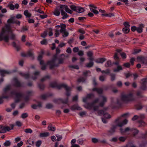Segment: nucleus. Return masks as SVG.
<instances>
[{
    "label": "nucleus",
    "instance_id": "33",
    "mask_svg": "<svg viewBox=\"0 0 147 147\" xmlns=\"http://www.w3.org/2000/svg\"><path fill=\"white\" fill-rule=\"evenodd\" d=\"M124 34H127L130 31V29L129 28H124L122 30Z\"/></svg>",
    "mask_w": 147,
    "mask_h": 147
},
{
    "label": "nucleus",
    "instance_id": "26",
    "mask_svg": "<svg viewBox=\"0 0 147 147\" xmlns=\"http://www.w3.org/2000/svg\"><path fill=\"white\" fill-rule=\"evenodd\" d=\"M10 126L11 128L8 126L4 127V128L5 129L6 132L7 131H9L11 129H13L14 126V125L13 124H11L10 125Z\"/></svg>",
    "mask_w": 147,
    "mask_h": 147
},
{
    "label": "nucleus",
    "instance_id": "62",
    "mask_svg": "<svg viewBox=\"0 0 147 147\" xmlns=\"http://www.w3.org/2000/svg\"><path fill=\"white\" fill-rule=\"evenodd\" d=\"M92 141L94 143H96L99 142L98 140L95 138H92Z\"/></svg>",
    "mask_w": 147,
    "mask_h": 147
},
{
    "label": "nucleus",
    "instance_id": "52",
    "mask_svg": "<svg viewBox=\"0 0 147 147\" xmlns=\"http://www.w3.org/2000/svg\"><path fill=\"white\" fill-rule=\"evenodd\" d=\"M35 11L40 13L44 14V12L41 10L40 9H37V8L36 7L34 9Z\"/></svg>",
    "mask_w": 147,
    "mask_h": 147
},
{
    "label": "nucleus",
    "instance_id": "36",
    "mask_svg": "<svg viewBox=\"0 0 147 147\" xmlns=\"http://www.w3.org/2000/svg\"><path fill=\"white\" fill-rule=\"evenodd\" d=\"M12 45L18 51L20 49V47L19 46H17L15 42H13L12 43Z\"/></svg>",
    "mask_w": 147,
    "mask_h": 147
},
{
    "label": "nucleus",
    "instance_id": "1",
    "mask_svg": "<svg viewBox=\"0 0 147 147\" xmlns=\"http://www.w3.org/2000/svg\"><path fill=\"white\" fill-rule=\"evenodd\" d=\"M50 86L51 87L53 88L56 87L58 89H60L62 88H65L66 90L65 94L67 96L66 98L65 99L60 98L56 99L54 100V102L58 104H60L61 103L65 104H67L68 102V97L71 94V91L72 90V88L68 86L66 84H64L58 85L55 82L51 83L50 84Z\"/></svg>",
    "mask_w": 147,
    "mask_h": 147
},
{
    "label": "nucleus",
    "instance_id": "24",
    "mask_svg": "<svg viewBox=\"0 0 147 147\" xmlns=\"http://www.w3.org/2000/svg\"><path fill=\"white\" fill-rule=\"evenodd\" d=\"M48 129L50 131H55L56 130L55 127L53 126L52 124H50L48 127Z\"/></svg>",
    "mask_w": 147,
    "mask_h": 147
},
{
    "label": "nucleus",
    "instance_id": "55",
    "mask_svg": "<svg viewBox=\"0 0 147 147\" xmlns=\"http://www.w3.org/2000/svg\"><path fill=\"white\" fill-rule=\"evenodd\" d=\"M38 87L39 88L43 90L44 89L45 86V85L42 84H38Z\"/></svg>",
    "mask_w": 147,
    "mask_h": 147
},
{
    "label": "nucleus",
    "instance_id": "11",
    "mask_svg": "<svg viewBox=\"0 0 147 147\" xmlns=\"http://www.w3.org/2000/svg\"><path fill=\"white\" fill-rule=\"evenodd\" d=\"M101 97L102 98V101L99 104V106L102 107L104 105L105 103L107 101V98L104 96H101Z\"/></svg>",
    "mask_w": 147,
    "mask_h": 147
},
{
    "label": "nucleus",
    "instance_id": "39",
    "mask_svg": "<svg viewBox=\"0 0 147 147\" xmlns=\"http://www.w3.org/2000/svg\"><path fill=\"white\" fill-rule=\"evenodd\" d=\"M106 77L105 75L100 76L99 78V80L101 82H103L105 80Z\"/></svg>",
    "mask_w": 147,
    "mask_h": 147
},
{
    "label": "nucleus",
    "instance_id": "44",
    "mask_svg": "<svg viewBox=\"0 0 147 147\" xmlns=\"http://www.w3.org/2000/svg\"><path fill=\"white\" fill-rule=\"evenodd\" d=\"M10 89V87L9 86H7L4 89V94H5L7 93V91L9 90Z\"/></svg>",
    "mask_w": 147,
    "mask_h": 147
},
{
    "label": "nucleus",
    "instance_id": "48",
    "mask_svg": "<svg viewBox=\"0 0 147 147\" xmlns=\"http://www.w3.org/2000/svg\"><path fill=\"white\" fill-rule=\"evenodd\" d=\"M77 143L81 145H82L83 144L84 140L82 138H79L78 140Z\"/></svg>",
    "mask_w": 147,
    "mask_h": 147
},
{
    "label": "nucleus",
    "instance_id": "18",
    "mask_svg": "<svg viewBox=\"0 0 147 147\" xmlns=\"http://www.w3.org/2000/svg\"><path fill=\"white\" fill-rule=\"evenodd\" d=\"M92 91H93L96 92L97 93L99 94H102V93L103 91V90L102 88H93L92 89Z\"/></svg>",
    "mask_w": 147,
    "mask_h": 147
},
{
    "label": "nucleus",
    "instance_id": "32",
    "mask_svg": "<svg viewBox=\"0 0 147 147\" xmlns=\"http://www.w3.org/2000/svg\"><path fill=\"white\" fill-rule=\"evenodd\" d=\"M142 94V92L141 91H138L136 92V95L138 98H141L144 97Z\"/></svg>",
    "mask_w": 147,
    "mask_h": 147
},
{
    "label": "nucleus",
    "instance_id": "59",
    "mask_svg": "<svg viewBox=\"0 0 147 147\" xmlns=\"http://www.w3.org/2000/svg\"><path fill=\"white\" fill-rule=\"evenodd\" d=\"M56 136L57 138V140L58 141H60L62 139V136H60L58 134L56 135Z\"/></svg>",
    "mask_w": 147,
    "mask_h": 147
},
{
    "label": "nucleus",
    "instance_id": "58",
    "mask_svg": "<svg viewBox=\"0 0 147 147\" xmlns=\"http://www.w3.org/2000/svg\"><path fill=\"white\" fill-rule=\"evenodd\" d=\"M13 24H16L19 26L20 24V21L14 19Z\"/></svg>",
    "mask_w": 147,
    "mask_h": 147
},
{
    "label": "nucleus",
    "instance_id": "40",
    "mask_svg": "<svg viewBox=\"0 0 147 147\" xmlns=\"http://www.w3.org/2000/svg\"><path fill=\"white\" fill-rule=\"evenodd\" d=\"M28 116V114L27 113H22L21 116V117L23 119H25Z\"/></svg>",
    "mask_w": 147,
    "mask_h": 147
},
{
    "label": "nucleus",
    "instance_id": "31",
    "mask_svg": "<svg viewBox=\"0 0 147 147\" xmlns=\"http://www.w3.org/2000/svg\"><path fill=\"white\" fill-rule=\"evenodd\" d=\"M122 68L121 66L118 65L117 66V68L114 69L113 71L114 72H118L120 70H122Z\"/></svg>",
    "mask_w": 147,
    "mask_h": 147
},
{
    "label": "nucleus",
    "instance_id": "10",
    "mask_svg": "<svg viewBox=\"0 0 147 147\" xmlns=\"http://www.w3.org/2000/svg\"><path fill=\"white\" fill-rule=\"evenodd\" d=\"M61 5L62 7V9L61 10H63V11L65 10V11L67 12L70 14H71L73 12L69 8L67 5Z\"/></svg>",
    "mask_w": 147,
    "mask_h": 147
},
{
    "label": "nucleus",
    "instance_id": "29",
    "mask_svg": "<svg viewBox=\"0 0 147 147\" xmlns=\"http://www.w3.org/2000/svg\"><path fill=\"white\" fill-rule=\"evenodd\" d=\"M61 29L60 32L61 33H62L63 32L65 31V28L66 26L65 24H62L61 25Z\"/></svg>",
    "mask_w": 147,
    "mask_h": 147
},
{
    "label": "nucleus",
    "instance_id": "15",
    "mask_svg": "<svg viewBox=\"0 0 147 147\" xmlns=\"http://www.w3.org/2000/svg\"><path fill=\"white\" fill-rule=\"evenodd\" d=\"M70 109L72 111L75 110H81L82 109V108L78 106L77 104H75L71 106L70 107Z\"/></svg>",
    "mask_w": 147,
    "mask_h": 147
},
{
    "label": "nucleus",
    "instance_id": "50",
    "mask_svg": "<svg viewBox=\"0 0 147 147\" xmlns=\"http://www.w3.org/2000/svg\"><path fill=\"white\" fill-rule=\"evenodd\" d=\"M126 138V137H120L119 138V140L120 141L123 142H125Z\"/></svg>",
    "mask_w": 147,
    "mask_h": 147
},
{
    "label": "nucleus",
    "instance_id": "56",
    "mask_svg": "<svg viewBox=\"0 0 147 147\" xmlns=\"http://www.w3.org/2000/svg\"><path fill=\"white\" fill-rule=\"evenodd\" d=\"M123 25L125 26V28H129L130 25L129 23L127 22H124Z\"/></svg>",
    "mask_w": 147,
    "mask_h": 147
},
{
    "label": "nucleus",
    "instance_id": "4",
    "mask_svg": "<svg viewBox=\"0 0 147 147\" xmlns=\"http://www.w3.org/2000/svg\"><path fill=\"white\" fill-rule=\"evenodd\" d=\"M6 30L4 28H3L1 32L0 33V41L4 40L5 42H9V39L8 34L5 35Z\"/></svg>",
    "mask_w": 147,
    "mask_h": 147
},
{
    "label": "nucleus",
    "instance_id": "49",
    "mask_svg": "<svg viewBox=\"0 0 147 147\" xmlns=\"http://www.w3.org/2000/svg\"><path fill=\"white\" fill-rule=\"evenodd\" d=\"M111 64V62L110 60L108 61L105 64V66L107 67L110 66Z\"/></svg>",
    "mask_w": 147,
    "mask_h": 147
},
{
    "label": "nucleus",
    "instance_id": "19",
    "mask_svg": "<svg viewBox=\"0 0 147 147\" xmlns=\"http://www.w3.org/2000/svg\"><path fill=\"white\" fill-rule=\"evenodd\" d=\"M129 114V113H124L123 115H122L121 117H119L117 118V119H116L115 121V123H120L119 121L121 119V117H125L127 115H128Z\"/></svg>",
    "mask_w": 147,
    "mask_h": 147
},
{
    "label": "nucleus",
    "instance_id": "6",
    "mask_svg": "<svg viewBox=\"0 0 147 147\" xmlns=\"http://www.w3.org/2000/svg\"><path fill=\"white\" fill-rule=\"evenodd\" d=\"M142 82L140 89L142 90H145L146 89V85L147 84V78H144L141 80Z\"/></svg>",
    "mask_w": 147,
    "mask_h": 147
},
{
    "label": "nucleus",
    "instance_id": "27",
    "mask_svg": "<svg viewBox=\"0 0 147 147\" xmlns=\"http://www.w3.org/2000/svg\"><path fill=\"white\" fill-rule=\"evenodd\" d=\"M84 9L83 8L78 6L76 12L79 13H81L84 12Z\"/></svg>",
    "mask_w": 147,
    "mask_h": 147
},
{
    "label": "nucleus",
    "instance_id": "12",
    "mask_svg": "<svg viewBox=\"0 0 147 147\" xmlns=\"http://www.w3.org/2000/svg\"><path fill=\"white\" fill-rule=\"evenodd\" d=\"M14 81L15 83L14 84V86H15L16 87H24V83L23 82L21 83L17 78H15Z\"/></svg>",
    "mask_w": 147,
    "mask_h": 147
},
{
    "label": "nucleus",
    "instance_id": "2",
    "mask_svg": "<svg viewBox=\"0 0 147 147\" xmlns=\"http://www.w3.org/2000/svg\"><path fill=\"white\" fill-rule=\"evenodd\" d=\"M128 121L127 119H125L122 122L117 123V125H112L110 129L107 131V134L112 135L115 132V129L117 126L121 127L127 123Z\"/></svg>",
    "mask_w": 147,
    "mask_h": 147
},
{
    "label": "nucleus",
    "instance_id": "63",
    "mask_svg": "<svg viewBox=\"0 0 147 147\" xmlns=\"http://www.w3.org/2000/svg\"><path fill=\"white\" fill-rule=\"evenodd\" d=\"M87 55L89 57H92L93 56V52L91 51H89L87 53Z\"/></svg>",
    "mask_w": 147,
    "mask_h": 147
},
{
    "label": "nucleus",
    "instance_id": "37",
    "mask_svg": "<svg viewBox=\"0 0 147 147\" xmlns=\"http://www.w3.org/2000/svg\"><path fill=\"white\" fill-rule=\"evenodd\" d=\"M140 124L139 127L144 126L145 125V123L142 120H141L138 121Z\"/></svg>",
    "mask_w": 147,
    "mask_h": 147
},
{
    "label": "nucleus",
    "instance_id": "43",
    "mask_svg": "<svg viewBox=\"0 0 147 147\" xmlns=\"http://www.w3.org/2000/svg\"><path fill=\"white\" fill-rule=\"evenodd\" d=\"M90 10L92 12L95 14L97 15L99 13L98 10L96 9H93L92 8H90Z\"/></svg>",
    "mask_w": 147,
    "mask_h": 147
},
{
    "label": "nucleus",
    "instance_id": "38",
    "mask_svg": "<svg viewBox=\"0 0 147 147\" xmlns=\"http://www.w3.org/2000/svg\"><path fill=\"white\" fill-rule=\"evenodd\" d=\"M11 144V143L9 140L6 141L3 144L4 146L7 147L9 146Z\"/></svg>",
    "mask_w": 147,
    "mask_h": 147
},
{
    "label": "nucleus",
    "instance_id": "46",
    "mask_svg": "<svg viewBox=\"0 0 147 147\" xmlns=\"http://www.w3.org/2000/svg\"><path fill=\"white\" fill-rule=\"evenodd\" d=\"M47 30L45 31L43 33L41 34V37L43 38H45L47 35Z\"/></svg>",
    "mask_w": 147,
    "mask_h": 147
},
{
    "label": "nucleus",
    "instance_id": "60",
    "mask_svg": "<svg viewBox=\"0 0 147 147\" xmlns=\"http://www.w3.org/2000/svg\"><path fill=\"white\" fill-rule=\"evenodd\" d=\"M111 76V81H113L115 79V75L114 74H110Z\"/></svg>",
    "mask_w": 147,
    "mask_h": 147
},
{
    "label": "nucleus",
    "instance_id": "5",
    "mask_svg": "<svg viewBox=\"0 0 147 147\" xmlns=\"http://www.w3.org/2000/svg\"><path fill=\"white\" fill-rule=\"evenodd\" d=\"M57 58V55L55 54L53 58L51 60L47 61V64L50 66L49 68L50 69H53L55 67H58V64H55V61Z\"/></svg>",
    "mask_w": 147,
    "mask_h": 147
},
{
    "label": "nucleus",
    "instance_id": "22",
    "mask_svg": "<svg viewBox=\"0 0 147 147\" xmlns=\"http://www.w3.org/2000/svg\"><path fill=\"white\" fill-rule=\"evenodd\" d=\"M19 74L22 76L24 77L26 79L29 78L30 77V74L29 73H26L21 72L19 73Z\"/></svg>",
    "mask_w": 147,
    "mask_h": 147
},
{
    "label": "nucleus",
    "instance_id": "53",
    "mask_svg": "<svg viewBox=\"0 0 147 147\" xmlns=\"http://www.w3.org/2000/svg\"><path fill=\"white\" fill-rule=\"evenodd\" d=\"M120 55L122 59H125L126 58V55L124 52L120 53Z\"/></svg>",
    "mask_w": 147,
    "mask_h": 147
},
{
    "label": "nucleus",
    "instance_id": "23",
    "mask_svg": "<svg viewBox=\"0 0 147 147\" xmlns=\"http://www.w3.org/2000/svg\"><path fill=\"white\" fill-rule=\"evenodd\" d=\"M61 15L63 16L62 17V19H65L69 17V15L67 14L64 11H63V10H61Z\"/></svg>",
    "mask_w": 147,
    "mask_h": 147
},
{
    "label": "nucleus",
    "instance_id": "20",
    "mask_svg": "<svg viewBox=\"0 0 147 147\" xmlns=\"http://www.w3.org/2000/svg\"><path fill=\"white\" fill-rule=\"evenodd\" d=\"M106 60V59L104 58H100L96 59L95 60V62L97 63H102L104 62Z\"/></svg>",
    "mask_w": 147,
    "mask_h": 147
},
{
    "label": "nucleus",
    "instance_id": "8",
    "mask_svg": "<svg viewBox=\"0 0 147 147\" xmlns=\"http://www.w3.org/2000/svg\"><path fill=\"white\" fill-rule=\"evenodd\" d=\"M138 61L143 64L147 63V57H144L142 56H138L137 57Z\"/></svg>",
    "mask_w": 147,
    "mask_h": 147
},
{
    "label": "nucleus",
    "instance_id": "3",
    "mask_svg": "<svg viewBox=\"0 0 147 147\" xmlns=\"http://www.w3.org/2000/svg\"><path fill=\"white\" fill-rule=\"evenodd\" d=\"M121 99L122 101L127 103L130 101H135L136 98L133 96V94L130 93L126 94L121 95Z\"/></svg>",
    "mask_w": 147,
    "mask_h": 147
},
{
    "label": "nucleus",
    "instance_id": "21",
    "mask_svg": "<svg viewBox=\"0 0 147 147\" xmlns=\"http://www.w3.org/2000/svg\"><path fill=\"white\" fill-rule=\"evenodd\" d=\"M94 105L92 102L88 103L86 104L85 107L87 109L90 110L93 108Z\"/></svg>",
    "mask_w": 147,
    "mask_h": 147
},
{
    "label": "nucleus",
    "instance_id": "47",
    "mask_svg": "<svg viewBox=\"0 0 147 147\" xmlns=\"http://www.w3.org/2000/svg\"><path fill=\"white\" fill-rule=\"evenodd\" d=\"M140 137L143 139L147 138V131L146 132L145 134H142Z\"/></svg>",
    "mask_w": 147,
    "mask_h": 147
},
{
    "label": "nucleus",
    "instance_id": "25",
    "mask_svg": "<svg viewBox=\"0 0 147 147\" xmlns=\"http://www.w3.org/2000/svg\"><path fill=\"white\" fill-rule=\"evenodd\" d=\"M131 132L132 133L133 135L134 136L137 135L139 133V131L136 129L131 128Z\"/></svg>",
    "mask_w": 147,
    "mask_h": 147
},
{
    "label": "nucleus",
    "instance_id": "41",
    "mask_svg": "<svg viewBox=\"0 0 147 147\" xmlns=\"http://www.w3.org/2000/svg\"><path fill=\"white\" fill-rule=\"evenodd\" d=\"M78 6H76L74 5H71L70 6V7L71 9L74 11H77V8Z\"/></svg>",
    "mask_w": 147,
    "mask_h": 147
},
{
    "label": "nucleus",
    "instance_id": "30",
    "mask_svg": "<svg viewBox=\"0 0 147 147\" xmlns=\"http://www.w3.org/2000/svg\"><path fill=\"white\" fill-rule=\"evenodd\" d=\"M24 14L26 16L27 18H30L31 16V14L30 13L28 12V10H25L24 13Z\"/></svg>",
    "mask_w": 147,
    "mask_h": 147
},
{
    "label": "nucleus",
    "instance_id": "17",
    "mask_svg": "<svg viewBox=\"0 0 147 147\" xmlns=\"http://www.w3.org/2000/svg\"><path fill=\"white\" fill-rule=\"evenodd\" d=\"M27 57H30L31 58L32 60L34 59L33 52L32 50H30L27 52Z\"/></svg>",
    "mask_w": 147,
    "mask_h": 147
},
{
    "label": "nucleus",
    "instance_id": "61",
    "mask_svg": "<svg viewBox=\"0 0 147 147\" xmlns=\"http://www.w3.org/2000/svg\"><path fill=\"white\" fill-rule=\"evenodd\" d=\"M53 107V105L50 103H48L46 105V107L48 109H50L52 108Z\"/></svg>",
    "mask_w": 147,
    "mask_h": 147
},
{
    "label": "nucleus",
    "instance_id": "35",
    "mask_svg": "<svg viewBox=\"0 0 147 147\" xmlns=\"http://www.w3.org/2000/svg\"><path fill=\"white\" fill-rule=\"evenodd\" d=\"M16 98H20L23 96V94L19 92H17L15 95Z\"/></svg>",
    "mask_w": 147,
    "mask_h": 147
},
{
    "label": "nucleus",
    "instance_id": "14",
    "mask_svg": "<svg viewBox=\"0 0 147 147\" xmlns=\"http://www.w3.org/2000/svg\"><path fill=\"white\" fill-rule=\"evenodd\" d=\"M144 25L141 24H139V26L137 27L136 31L139 33H141L143 31V28L144 27Z\"/></svg>",
    "mask_w": 147,
    "mask_h": 147
},
{
    "label": "nucleus",
    "instance_id": "7",
    "mask_svg": "<svg viewBox=\"0 0 147 147\" xmlns=\"http://www.w3.org/2000/svg\"><path fill=\"white\" fill-rule=\"evenodd\" d=\"M98 113L99 115H103L104 117L106 118H111V115H109L105 111L102 110H99Z\"/></svg>",
    "mask_w": 147,
    "mask_h": 147
},
{
    "label": "nucleus",
    "instance_id": "64",
    "mask_svg": "<svg viewBox=\"0 0 147 147\" xmlns=\"http://www.w3.org/2000/svg\"><path fill=\"white\" fill-rule=\"evenodd\" d=\"M62 36L63 37L67 36L69 34L68 33L65 31L63 32L62 33Z\"/></svg>",
    "mask_w": 147,
    "mask_h": 147
},
{
    "label": "nucleus",
    "instance_id": "9",
    "mask_svg": "<svg viewBox=\"0 0 147 147\" xmlns=\"http://www.w3.org/2000/svg\"><path fill=\"white\" fill-rule=\"evenodd\" d=\"M62 9V7L61 5H60V6L57 7L55 9L53 13L54 14L57 16H59L60 14V11L61 12V10Z\"/></svg>",
    "mask_w": 147,
    "mask_h": 147
},
{
    "label": "nucleus",
    "instance_id": "45",
    "mask_svg": "<svg viewBox=\"0 0 147 147\" xmlns=\"http://www.w3.org/2000/svg\"><path fill=\"white\" fill-rule=\"evenodd\" d=\"M85 80V78L83 77H81L79 78L78 79L77 81L78 82H84Z\"/></svg>",
    "mask_w": 147,
    "mask_h": 147
},
{
    "label": "nucleus",
    "instance_id": "16",
    "mask_svg": "<svg viewBox=\"0 0 147 147\" xmlns=\"http://www.w3.org/2000/svg\"><path fill=\"white\" fill-rule=\"evenodd\" d=\"M11 73L10 71L7 70L0 69V74L1 76L3 77L5 76V74H9Z\"/></svg>",
    "mask_w": 147,
    "mask_h": 147
},
{
    "label": "nucleus",
    "instance_id": "28",
    "mask_svg": "<svg viewBox=\"0 0 147 147\" xmlns=\"http://www.w3.org/2000/svg\"><path fill=\"white\" fill-rule=\"evenodd\" d=\"M49 134L48 132H46L44 133H41L40 134V137H46L49 136Z\"/></svg>",
    "mask_w": 147,
    "mask_h": 147
},
{
    "label": "nucleus",
    "instance_id": "57",
    "mask_svg": "<svg viewBox=\"0 0 147 147\" xmlns=\"http://www.w3.org/2000/svg\"><path fill=\"white\" fill-rule=\"evenodd\" d=\"M49 30V36H51L53 35V32H52V29L51 28H49L48 29Z\"/></svg>",
    "mask_w": 147,
    "mask_h": 147
},
{
    "label": "nucleus",
    "instance_id": "34",
    "mask_svg": "<svg viewBox=\"0 0 147 147\" xmlns=\"http://www.w3.org/2000/svg\"><path fill=\"white\" fill-rule=\"evenodd\" d=\"M93 65L94 63L91 61L87 63L86 65V66L87 67H91L93 66Z\"/></svg>",
    "mask_w": 147,
    "mask_h": 147
},
{
    "label": "nucleus",
    "instance_id": "13",
    "mask_svg": "<svg viewBox=\"0 0 147 147\" xmlns=\"http://www.w3.org/2000/svg\"><path fill=\"white\" fill-rule=\"evenodd\" d=\"M66 56L63 54H61L59 57L58 59L59 62L58 63L59 64H62L63 63L65 59Z\"/></svg>",
    "mask_w": 147,
    "mask_h": 147
},
{
    "label": "nucleus",
    "instance_id": "42",
    "mask_svg": "<svg viewBox=\"0 0 147 147\" xmlns=\"http://www.w3.org/2000/svg\"><path fill=\"white\" fill-rule=\"evenodd\" d=\"M50 78V76L49 75H47L45 76L44 77L42 78L40 81L42 82H43L47 79H49Z\"/></svg>",
    "mask_w": 147,
    "mask_h": 147
},
{
    "label": "nucleus",
    "instance_id": "54",
    "mask_svg": "<svg viewBox=\"0 0 147 147\" xmlns=\"http://www.w3.org/2000/svg\"><path fill=\"white\" fill-rule=\"evenodd\" d=\"M42 144V142L40 140H39L36 142V147H39Z\"/></svg>",
    "mask_w": 147,
    "mask_h": 147
},
{
    "label": "nucleus",
    "instance_id": "51",
    "mask_svg": "<svg viewBox=\"0 0 147 147\" xmlns=\"http://www.w3.org/2000/svg\"><path fill=\"white\" fill-rule=\"evenodd\" d=\"M24 132L27 133L31 134L32 132V130L30 128L27 129H24Z\"/></svg>",
    "mask_w": 147,
    "mask_h": 147
}]
</instances>
